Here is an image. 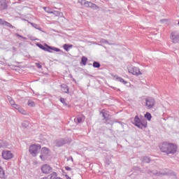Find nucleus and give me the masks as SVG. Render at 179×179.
<instances>
[{
	"mask_svg": "<svg viewBox=\"0 0 179 179\" xmlns=\"http://www.w3.org/2000/svg\"><path fill=\"white\" fill-rule=\"evenodd\" d=\"M159 149L162 153H166V155H174L177 153V145L174 143L164 142L159 145Z\"/></svg>",
	"mask_w": 179,
	"mask_h": 179,
	"instance_id": "obj_1",
	"label": "nucleus"
},
{
	"mask_svg": "<svg viewBox=\"0 0 179 179\" xmlns=\"http://www.w3.org/2000/svg\"><path fill=\"white\" fill-rule=\"evenodd\" d=\"M41 150V145L33 143L29 147V153L32 157H37Z\"/></svg>",
	"mask_w": 179,
	"mask_h": 179,
	"instance_id": "obj_2",
	"label": "nucleus"
},
{
	"mask_svg": "<svg viewBox=\"0 0 179 179\" xmlns=\"http://www.w3.org/2000/svg\"><path fill=\"white\" fill-rule=\"evenodd\" d=\"M133 124L135 125V127L139 128V129H143V128L148 127V121L145 120H141L138 115L135 116Z\"/></svg>",
	"mask_w": 179,
	"mask_h": 179,
	"instance_id": "obj_3",
	"label": "nucleus"
},
{
	"mask_svg": "<svg viewBox=\"0 0 179 179\" xmlns=\"http://www.w3.org/2000/svg\"><path fill=\"white\" fill-rule=\"evenodd\" d=\"M127 71L129 73L134 75V76H139L140 75H143L142 71L139 67H136L133 65H130L127 66Z\"/></svg>",
	"mask_w": 179,
	"mask_h": 179,
	"instance_id": "obj_4",
	"label": "nucleus"
},
{
	"mask_svg": "<svg viewBox=\"0 0 179 179\" xmlns=\"http://www.w3.org/2000/svg\"><path fill=\"white\" fill-rule=\"evenodd\" d=\"M36 45L37 47L41 48V50H43V51H48V52H52V51H55V52H59V51H61L59 48H55V47H51L48 45H45L46 48L40 43H37Z\"/></svg>",
	"mask_w": 179,
	"mask_h": 179,
	"instance_id": "obj_5",
	"label": "nucleus"
},
{
	"mask_svg": "<svg viewBox=\"0 0 179 179\" xmlns=\"http://www.w3.org/2000/svg\"><path fill=\"white\" fill-rule=\"evenodd\" d=\"M50 153H51L50 148H47L46 147L41 148V155L39 156L42 162H45L48 158V156H50Z\"/></svg>",
	"mask_w": 179,
	"mask_h": 179,
	"instance_id": "obj_6",
	"label": "nucleus"
},
{
	"mask_svg": "<svg viewBox=\"0 0 179 179\" xmlns=\"http://www.w3.org/2000/svg\"><path fill=\"white\" fill-rule=\"evenodd\" d=\"M79 2L80 3H81V5L85 6V8H92L93 9H99V6H97V5L90 1H87L86 0H79Z\"/></svg>",
	"mask_w": 179,
	"mask_h": 179,
	"instance_id": "obj_7",
	"label": "nucleus"
},
{
	"mask_svg": "<svg viewBox=\"0 0 179 179\" xmlns=\"http://www.w3.org/2000/svg\"><path fill=\"white\" fill-rule=\"evenodd\" d=\"M1 156L4 160H10V159L14 157L13 153L10 150H3L1 152Z\"/></svg>",
	"mask_w": 179,
	"mask_h": 179,
	"instance_id": "obj_8",
	"label": "nucleus"
},
{
	"mask_svg": "<svg viewBox=\"0 0 179 179\" xmlns=\"http://www.w3.org/2000/svg\"><path fill=\"white\" fill-rule=\"evenodd\" d=\"M155 103L156 101H155V99L152 97H148L145 99V105L148 110H150V108H153V107H155Z\"/></svg>",
	"mask_w": 179,
	"mask_h": 179,
	"instance_id": "obj_9",
	"label": "nucleus"
},
{
	"mask_svg": "<svg viewBox=\"0 0 179 179\" xmlns=\"http://www.w3.org/2000/svg\"><path fill=\"white\" fill-rule=\"evenodd\" d=\"M41 170L43 174H50L52 171V167L51 166L45 164L42 165Z\"/></svg>",
	"mask_w": 179,
	"mask_h": 179,
	"instance_id": "obj_10",
	"label": "nucleus"
},
{
	"mask_svg": "<svg viewBox=\"0 0 179 179\" xmlns=\"http://www.w3.org/2000/svg\"><path fill=\"white\" fill-rule=\"evenodd\" d=\"M171 39L172 40V43L177 44L179 41V34L177 31H173L171 34Z\"/></svg>",
	"mask_w": 179,
	"mask_h": 179,
	"instance_id": "obj_11",
	"label": "nucleus"
},
{
	"mask_svg": "<svg viewBox=\"0 0 179 179\" xmlns=\"http://www.w3.org/2000/svg\"><path fill=\"white\" fill-rule=\"evenodd\" d=\"M5 9H8L6 0H0V10H5Z\"/></svg>",
	"mask_w": 179,
	"mask_h": 179,
	"instance_id": "obj_12",
	"label": "nucleus"
},
{
	"mask_svg": "<svg viewBox=\"0 0 179 179\" xmlns=\"http://www.w3.org/2000/svg\"><path fill=\"white\" fill-rule=\"evenodd\" d=\"M56 177H58V173H57L56 172H52L47 177H43V179H55Z\"/></svg>",
	"mask_w": 179,
	"mask_h": 179,
	"instance_id": "obj_13",
	"label": "nucleus"
},
{
	"mask_svg": "<svg viewBox=\"0 0 179 179\" xmlns=\"http://www.w3.org/2000/svg\"><path fill=\"white\" fill-rule=\"evenodd\" d=\"M73 48V45H71V44H64L63 45V48L64 50H65V51H69V50H71V48Z\"/></svg>",
	"mask_w": 179,
	"mask_h": 179,
	"instance_id": "obj_14",
	"label": "nucleus"
},
{
	"mask_svg": "<svg viewBox=\"0 0 179 179\" xmlns=\"http://www.w3.org/2000/svg\"><path fill=\"white\" fill-rule=\"evenodd\" d=\"M84 120H85V116L81 115V116L77 117L76 119L75 120V121H76L78 122V124H80L81 122H83Z\"/></svg>",
	"mask_w": 179,
	"mask_h": 179,
	"instance_id": "obj_15",
	"label": "nucleus"
},
{
	"mask_svg": "<svg viewBox=\"0 0 179 179\" xmlns=\"http://www.w3.org/2000/svg\"><path fill=\"white\" fill-rule=\"evenodd\" d=\"M61 90L63 92V93H69V88L67 85H62Z\"/></svg>",
	"mask_w": 179,
	"mask_h": 179,
	"instance_id": "obj_16",
	"label": "nucleus"
},
{
	"mask_svg": "<svg viewBox=\"0 0 179 179\" xmlns=\"http://www.w3.org/2000/svg\"><path fill=\"white\" fill-rule=\"evenodd\" d=\"M16 110H17L19 113H20V114H23L24 115H26V110H24L23 108L18 106L17 107Z\"/></svg>",
	"mask_w": 179,
	"mask_h": 179,
	"instance_id": "obj_17",
	"label": "nucleus"
},
{
	"mask_svg": "<svg viewBox=\"0 0 179 179\" xmlns=\"http://www.w3.org/2000/svg\"><path fill=\"white\" fill-rule=\"evenodd\" d=\"M144 117L148 120V121H150L152 120V114H150V113L147 112Z\"/></svg>",
	"mask_w": 179,
	"mask_h": 179,
	"instance_id": "obj_18",
	"label": "nucleus"
},
{
	"mask_svg": "<svg viewBox=\"0 0 179 179\" xmlns=\"http://www.w3.org/2000/svg\"><path fill=\"white\" fill-rule=\"evenodd\" d=\"M0 178H5V171L0 166Z\"/></svg>",
	"mask_w": 179,
	"mask_h": 179,
	"instance_id": "obj_19",
	"label": "nucleus"
},
{
	"mask_svg": "<svg viewBox=\"0 0 179 179\" xmlns=\"http://www.w3.org/2000/svg\"><path fill=\"white\" fill-rule=\"evenodd\" d=\"M87 63V57L83 56L81 58V64H83V65H86Z\"/></svg>",
	"mask_w": 179,
	"mask_h": 179,
	"instance_id": "obj_20",
	"label": "nucleus"
},
{
	"mask_svg": "<svg viewBox=\"0 0 179 179\" xmlns=\"http://www.w3.org/2000/svg\"><path fill=\"white\" fill-rule=\"evenodd\" d=\"M29 107H36V103L34 101L29 100L27 103Z\"/></svg>",
	"mask_w": 179,
	"mask_h": 179,
	"instance_id": "obj_21",
	"label": "nucleus"
},
{
	"mask_svg": "<svg viewBox=\"0 0 179 179\" xmlns=\"http://www.w3.org/2000/svg\"><path fill=\"white\" fill-rule=\"evenodd\" d=\"M101 113L104 120H106L107 118V116L109 115L107 113V110H102V111Z\"/></svg>",
	"mask_w": 179,
	"mask_h": 179,
	"instance_id": "obj_22",
	"label": "nucleus"
},
{
	"mask_svg": "<svg viewBox=\"0 0 179 179\" xmlns=\"http://www.w3.org/2000/svg\"><path fill=\"white\" fill-rule=\"evenodd\" d=\"M43 9L47 13H54L50 7H44Z\"/></svg>",
	"mask_w": 179,
	"mask_h": 179,
	"instance_id": "obj_23",
	"label": "nucleus"
},
{
	"mask_svg": "<svg viewBox=\"0 0 179 179\" xmlns=\"http://www.w3.org/2000/svg\"><path fill=\"white\" fill-rule=\"evenodd\" d=\"M10 105L12 106V107H13L14 108H17L18 105L16 104V103H15V101H13V100L11 99V100L10 101Z\"/></svg>",
	"mask_w": 179,
	"mask_h": 179,
	"instance_id": "obj_24",
	"label": "nucleus"
},
{
	"mask_svg": "<svg viewBox=\"0 0 179 179\" xmlns=\"http://www.w3.org/2000/svg\"><path fill=\"white\" fill-rule=\"evenodd\" d=\"M117 80H118L119 82H121L122 83H123V85H127V84L128 83V82L125 81V80H124L122 78H121V77H119V78H117Z\"/></svg>",
	"mask_w": 179,
	"mask_h": 179,
	"instance_id": "obj_25",
	"label": "nucleus"
},
{
	"mask_svg": "<svg viewBox=\"0 0 179 179\" xmlns=\"http://www.w3.org/2000/svg\"><path fill=\"white\" fill-rule=\"evenodd\" d=\"M32 26V27H34V29H37V30H41V28H38L37 24H34L32 22H29Z\"/></svg>",
	"mask_w": 179,
	"mask_h": 179,
	"instance_id": "obj_26",
	"label": "nucleus"
},
{
	"mask_svg": "<svg viewBox=\"0 0 179 179\" xmlns=\"http://www.w3.org/2000/svg\"><path fill=\"white\" fill-rule=\"evenodd\" d=\"M93 67L94 68H100V64L97 62H94L93 63Z\"/></svg>",
	"mask_w": 179,
	"mask_h": 179,
	"instance_id": "obj_27",
	"label": "nucleus"
},
{
	"mask_svg": "<svg viewBox=\"0 0 179 179\" xmlns=\"http://www.w3.org/2000/svg\"><path fill=\"white\" fill-rule=\"evenodd\" d=\"M4 24L6 26H7V27H13V26H12V24L8 22H4Z\"/></svg>",
	"mask_w": 179,
	"mask_h": 179,
	"instance_id": "obj_28",
	"label": "nucleus"
},
{
	"mask_svg": "<svg viewBox=\"0 0 179 179\" xmlns=\"http://www.w3.org/2000/svg\"><path fill=\"white\" fill-rule=\"evenodd\" d=\"M60 101H61V103H62L63 104H65L66 106V102L65 101V99L60 98Z\"/></svg>",
	"mask_w": 179,
	"mask_h": 179,
	"instance_id": "obj_29",
	"label": "nucleus"
},
{
	"mask_svg": "<svg viewBox=\"0 0 179 179\" xmlns=\"http://www.w3.org/2000/svg\"><path fill=\"white\" fill-rule=\"evenodd\" d=\"M65 169L67 171H71V170H72V169H71L69 166H65Z\"/></svg>",
	"mask_w": 179,
	"mask_h": 179,
	"instance_id": "obj_30",
	"label": "nucleus"
},
{
	"mask_svg": "<svg viewBox=\"0 0 179 179\" xmlns=\"http://www.w3.org/2000/svg\"><path fill=\"white\" fill-rule=\"evenodd\" d=\"M53 15H56V16H58V15H59V12L58 11H53Z\"/></svg>",
	"mask_w": 179,
	"mask_h": 179,
	"instance_id": "obj_31",
	"label": "nucleus"
},
{
	"mask_svg": "<svg viewBox=\"0 0 179 179\" xmlns=\"http://www.w3.org/2000/svg\"><path fill=\"white\" fill-rule=\"evenodd\" d=\"M36 66L38 67V68H42V66L41 64H40V63H36Z\"/></svg>",
	"mask_w": 179,
	"mask_h": 179,
	"instance_id": "obj_32",
	"label": "nucleus"
},
{
	"mask_svg": "<svg viewBox=\"0 0 179 179\" xmlns=\"http://www.w3.org/2000/svg\"><path fill=\"white\" fill-rule=\"evenodd\" d=\"M0 148H3V141L0 140Z\"/></svg>",
	"mask_w": 179,
	"mask_h": 179,
	"instance_id": "obj_33",
	"label": "nucleus"
},
{
	"mask_svg": "<svg viewBox=\"0 0 179 179\" xmlns=\"http://www.w3.org/2000/svg\"><path fill=\"white\" fill-rule=\"evenodd\" d=\"M5 22L6 21H3L1 19H0V24H5Z\"/></svg>",
	"mask_w": 179,
	"mask_h": 179,
	"instance_id": "obj_34",
	"label": "nucleus"
},
{
	"mask_svg": "<svg viewBox=\"0 0 179 179\" xmlns=\"http://www.w3.org/2000/svg\"><path fill=\"white\" fill-rule=\"evenodd\" d=\"M146 159H148L146 162H147V163H150V159H149V158H148V157H146Z\"/></svg>",
	"mask_w": 179,
	"mask_h": 179,
	"instance_id": "obj_35",
	"label": "nucleus"
},
{
	"mask_svg": "<svg viewBox=\"0 0 179 179\" xmlns=\"http://www.w3.org/2000/svg\"><path fill=\"white\" fill-rule=\"evenodd\" d=\"M66 177L67 179H71V178L68 176H66Z\"/></svg>",
	"mask_w": 179,
	"mask_h": 179,
	"instance_id": "obj_36",
	"label": "nucleus"
},
{
	"mask_svg": "<svg viewBox=\"0 0 179 179\" xmlns=\"http://www.w3.org/2000/svg\"><path fill=\"white\" fill-rule=\"evenodd\" d=\"M0 163H1V160H0Z\"/></svg>",
	"mask_w": 179,
	"mask_h": 179,
	"instance_id": "obj_37",
	"label": "nucleus"
}]
</instances>
